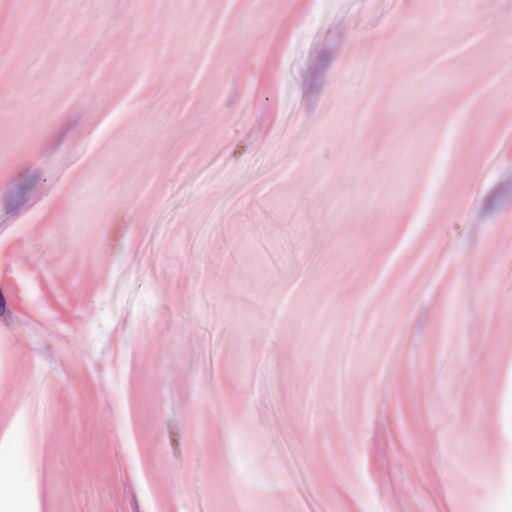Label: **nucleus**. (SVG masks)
Wrapping results in <instances>:
<instances>
[{"label":"nucleus","instance_id":"1","mask_svg":"<svg viewBox=\"0 0 512 512\" xmlns=\"http://www.w3.org/2000/svg\"><path fill=\"white\" fill-rule=\"evenodd\" d=\"M341 33L337 28H321L316 33L302 63L295 66L301 78V106L312 113L324 87V79L340 43Z\"/></svg>","mask_w":512,"mask_h":512},{"label":"nucleus","instance_id":"2","mask_svg":"<svg viewBox=\"0 0 512 512\" xmlns=\"http://www.w3.org/2000/svg\"><path fill=\"white\" fill-rule=\"evenodd\" d=\"M41 180L40 173L31 169L20 171L8 180L2 195L3 209L8 218L18 216L30 204Z\"/></svg>","mask_w":512,"mask_h":512},{"label":"nucleus","instance_id":"3","mask_svg":"<svg viewBox=\"0 0 512 512\" xmlns=\"http://www.w3.org/2000/svg\"><path fill=\"white\" fill-rule=\"evenodd\" d=\"M512 200V177L498 182L483 198L481 216H490Z\"/></svg>","mask_w":512,"mask_h":512},{"label":"nucleus","instance_id":"4","mask_svg":"<svg viewBox=\"0 0 512 512\" xmlns=\"http://www.w3.org/2000/svg\"><path fill=\"white\" fill-rule=\"evenodd\" d=\"M82 118V112L79 110H71L63 119L59 131L51 138L52 146H57L63 140L65 135L74 129Z\"/></svg>","mask_w":512,"mask_h":512}]
</instances>
